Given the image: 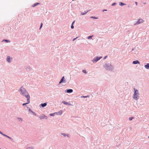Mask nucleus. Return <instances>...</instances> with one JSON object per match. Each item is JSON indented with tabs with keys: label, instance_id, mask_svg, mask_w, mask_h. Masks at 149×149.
Masks as SVG:
<instances>
[{
	"label": "nucleus",
	"instance_id": "obj_1",
	"mask_svg": "<svg viewBox=\"0 0 149 149\" xmlns=\"http://www.w3.org/2000/svg\"><path fill=\"white\" fill-rule=\"evenodd\" d=\"M20 94L22 95L25 96L26 98L28 96L30 97L29 95L26 90L22 86L20 88Z\"/></svg>",
	"mask_w": 149,
	"mask_h": 149
},
{
	"label": "nucleus",
	"instance_id": "obj_2",
	"mask_svg": "<svg viewBox=\"0 0 149 149\" xmlns=\"http://www.w3.org/2000/svg\"><path fill=\"white\" fill-rule=\"evenodd\" d=\"M134 93L133 95V98L134 99L137 100H138L139 95L138 91L137 90H136L135 88H134Z\"/></svg>",
	"mask_w": 149,
	"mask_h": 149
},
{
	"label": "nucleus",
	"instance_id": "obj_3",
	"mask_svg": "<svg viewBox=\"0 0 149 149\" xmlns=\"http://www.w3.org/2000/svg\"><path fill=\"white\" fill-rule=\"evenodd\" d=\"M143 20L142 19H139L137 21V22L136 23L134 24V25H135L137 24H139L143 23Z\"/></svg>",
	"mask_w": 149,
	"mask_h": 149
},
{
	"label": "nucleus",
	"instance_id": "obj_4",
	"mask_svg": "<svg viewBox=\"0 0 149 149\" xmlns=\"http://www.w3.org/2000/svg\"><path fill=\"white\" fill-rule=\"evenodd\" d=\"M26 98H27V102L26 103H23L22 104V105L23 106L26 105L27 104H28L30 102V97L28 96V97H27Z\"/></svg>",
	"mask_w": 149,
	"mask_h": 149
},
{
	"label": "nucleus",
	"instance_id": "obj_5",
	"mask_svg": "<svg viewBox=\"0 0 149 149\" xmlns=\"http://www.w3.org/2000/svg\"><path fill=\"white\" fill-rule=\"evenodd\" d=\"M64 76H63L62 77L60 81L59 82V84H60L62 82H63L64 83H65L66 82V81H65V80H64Z\"/></svg>",
	"mask_w": 149,
	"mask_h": 149
},
{
	"label": "nucleus",
	"instance_id": "obj_6",
	"mask_svg": "<svg viewBox=\"0 0 149 149\" xmlns=\"http://www.w3.org/2000/svg\"><path fill=\"white\" fill-rule=\"evenodd\" d=\"M102 58V56H100L99 57H97L95 58V62H97L98 60H99L101 58Z\"/></svg>",
	"mask_w": 149,
	"mask_h": 149
},
{
	"label": "nucleus",
	"instance_id": "obj_7",
	"mask_svg": "<svg viewBox=\"0 0 149 149\" xmlns=\"http://www.w3.org/2000/svg\"><path fill=\"white\" fill-rule=\"evenodd\" d=\"M104 67L106 68L107 70H108L109 68L110 67V65L107 64H106L104 66Z\"/></svg>",
	"mask_w": 149,
	"mask_h": 149
},
{
	"label": "nucleus",
	"instance_id": "obj_8",
	"mask_svg": "<svg viewBox=\"0 0 149 149\" xmlns=\"http://www.w3.org/2000/svg\"><path fill=\"white\" fill-rule=\"evenodd\" d=\"M145 67L147 69H149V63H148L147 65H145Z\"/></svg>",
	"mask_w": 149,
	"mask_h": 149
},
{
	"label": "nucleus",
	"instance_id": "obj_9",
	"mask_svg": "<svg viewBox=\"0 0 149 149\" xmlns=\"http://www.w3.org/2000/svg\"><path fill=\"white\" fill-rule=\"evenodd\" d=\"M47 103H45L43 104H42V103L41 104H40V105L42 107H44L46 106L47 105Z\"/></svg>",
	"mask_w": 149,
	"mask_h": 149
},
{
	"label": "nucleus",
	"instance_id": "obj_10",
	"mask_svg": "<svg viewBox=\"0 0 149 149\" xmlns=\"http://www.w3.org/2000/svg\"><path fill=\"white\" fill-rule=\"evenodd\" d=\"M133 63L134 64H136L137 63L139 64L140 63L137 60L136 61H133Z\"/></svg>",
	"mask_w": 149,
	"mask_h": 149
},
{
	"label": "nucleus",
	"instance_id": "obj_11",
	"mask_svg": "<svg viewBox=\"0 0 149 149\" xmlns=\"http://www.w3.org/2000/svg\"><path fill=\"white\" fill-rule=\"evenodd\" d=\"M73 91V90L72 89H69L67 90V92L68 93H71Z\"/></svg>",
	"mask_w": 149,
	"mask_h": 149
},
{
	"label": "nucleus",
	"instance_id": "obj_12",
	"mask_svg": "<svg viewBox=\"0 0 149 149\" xmlns=\"http://www.w3.org/2000/svg\"><path fill=\"white\" fill-rule=\"evenodd\" d=\"M7 60V61L8 62H11L10 58V56H8Z\"/></svg>",
	"mask_w": 149,
	"mask_h": 149
},
{
	"label": "nucleus",
	"instance_id": "obj_13",
	"mask_svg": "<svg viewBox=\"0 0 149 149\" xmlns=\"http://www.w3.org/2000/svg\"><path fill=\"white\" fill-rule=\"evenodd\" d=\"M75 21H74L72 23L71 26V29H72L74 28V26H73V24L74 22Z\"/></svg>",
	"mask_w": 149,
	"mask_h": 149
},
{
	"label": "nucleus",
	"instance_id": "obj_14",
	"mask_svg": "<svg viewBox=\"0 0 149 149\" xmlns=\"http://www.w3.org/2000/svg\"><path fill=\"white\" fill-rule=\"evenodd\" d=\"M40 4L39 3H35V4H34V5L33 6V7H34L36 6H37V5H38V4Z\"/></svg>",
	"mask_w": 149,
	"mask_h": 149
},
{
	"label": "nucleus",
	"instance_id": "obj_15",
	"mask_svg": "<svg viewBox=\"0 0 149 149\" xmlns=\"http://www.w3.org/2000/svg\"><path fill=\"white\" fill-rule=\"evenodd\" d=\"M125 4H124V3H123L122 2H120V5L121 6H124V5H125Z\"/></svg>",
	"mask_w": 149,
	"mask_h": 149
},
{
	"label": "nucleus",
	"instance_id": "obj_16",
	"mask_svg": "<svg viewBox=\"0 0 149 149\" xmlns=\"http://www.w3.org/2000/svg\"><path fill=\"white\" fill-rule=\"evenodd\" d=\"M88 11L86 12L85 13H81V15H85L87 12H88Z\"/></svg>",
	"mask_w": 149,
	"mask_h": 149
},
{
	"label": "nucleus",
	"instance_id": "obj_17",
	"mask_svg": "<svg viewBox=\"0 0 149 149\" xmlns=\"http://www.w3.org/2000/svg\"><path fill=\"white\" fill-rule=\"evenodd\" d=\"M92 37H93V36H89L88 37V39H90Z\"/></svg>",
	"mask_w": 149,
	"mask_h": 149
},
{
	"label": "nucleus",
	"instance_id": "obj_18",
	"mask_svg": "<svg viewBox=\"0 0 149 149\" xmlns=\"http://www.w3.org/2000/svg\"><path fill=\"white\" fill-rule=\"evenodd\" d=\"M58 113L60 115H61L62 113V111H59Z\"/></svg>",
	"mask_w": 149,
	"mask_h": 149
},
{
	"label": "nucleus",
	"instance_id": "obj_19",
	"mask_svg": "<svg viewBox=\"0 0 149 149\" xmlns=\"http://www.w3.org/2000/svg\"><path fill=\"white\" fill-rule=\"evenodd\" d=\"M45 116H41V117H40V118L41 119H43L44 118V117H45Z\"/></svg>",
	"mask_w": 149,
	"mask_h": 149
},
{
	"label": "nucleus",
	"instance_id": "obj_20",
	"mask_svg": "<svg viewBox=\"0 0 149 149\" xmlns=\"http://www.w3.org/2000/svg\"><path fill=\"white\" fill-rule=\"evenodd\" d=\"M62 135H63L64 136H66V134H64V133H62L61 134Z\"/></svg>",
	"mask_w": 149,
	"mask_h": 149
},
{
	"label": "nucleus",
	"instance_id": "obj_21",
	"mask_svg": "<svg viewBox=\"0 0 149 149\" xmlns=\"http://www.w3.org/2000/svg\"><path fill=\"white\" fill-rule=\"evenodd\" d=\"M27 149H33V148L31 147H29Z\"/></svg>",
	"mask_w": 149,
	"mask_h": 149
},
{
	"label": "nucleus",
	"instance_id": "obj_22",
	"mask_svg": "<svg viewBox=\"0 0 149 149\" xmlns=\"http://www.w3.org/2000/svg\"><path fill=\"white\" fill-rule=\"evenodd\" d=\"M63 103L64 104H67L68 103L66 102H63Z\"/></svg>",
	"mask_w": 149,
	"mask_h": 149
},
{
	"label": "nucleus",
	"instance_id": "obj_23",
	"mask_svg": "<svg viewBox=\"0 0 149 149\" xmlns=\"http://www.w3.org/2000/svg\"><path fill=\"white\" fill-rule=\"evenodd\" d=\"M133 118V117H130V118H129V120H132V119Z\"/></svg>",
	"mask_w": 149,
	"mask_h": 149
},
{
	"label": "nucleus",
	"instance_id": "obj_24",
	"mask_svg": "<svg viewBox=\"0 0 149 149\" xmlns=\"http://www.w3.org/2000/svg\"><path fill=\"white\" fill-rule=\"evenodd\" d=\"M7 137L9 139H10V140H13V139L11 138V137H10L9 136H7Z\"/></svg>",
	"mask_w": 149,
	"mask_h": 149
},
{
	"label": "nucleus",
	"instance_id": "obj_25",
	"mask_svg": "<svg viewBox=\"0 0 149 149\" xmlns=\"http://www.w3.org/2000/svg\"><path fill=\"white\" fill-rule=\"evenodd\" d=\"M42 23H41V25H40V29L41 28V27H42Z\"/></svg>",
	"mask_w": 149,
	"mask_h": 149
},
{
	"label": "nucleus",
	"instance_id": "obj_26",
	"mask_svg": "<svg viewBox=\"0 0 149 149\" xmlns=\"http://www.w3.org/2000/svg\"><path fill=\"white\" fill-rule=\"evenodd\" d=\"M91 18H94V19H97V18H98L97 17H91Z\"/></svg>",
	"mask_w": 149,
	"mask_h": 149
},
{
	"label": "nucleus",
	"instance_id": "obj_27",
	"mask_svg": "<svg viewBox=\"0 0 149 149\" xmlns=\"http://www.w3.org/2000/svg\"><path fill=\"white\" fill-rule=\"evenodd\" d=\"M5 41L6 42H9L10 41L9 40H5Z\"/></svg>",
	"mask_w": 149,
	"mask_h": 149
},
{
	"label": "nucleus",
	"instance_id": "obj_28",
	"mask_svg": "<svg viewBox=\"0 0 149 149\" xmlns=\"http://www.w3.org/2000/svg\"><path fill=\"white\" fill-rule=\"evenodd\" d=\"M83 72L85 73H86V71L85 70H83Z\"/></svg>",
	"mask_w": 149,
	"mask_h": 149
},
{
	"label": "nucleus",
	"instance_id": "obj_29",
	"mask_svg": "<svg viewBox=\"0 0 149 149\" xmlns=\"http://www.w3.org/2000/svg\"><path fill=\"white\" fill-rule=\"evenodd\" d=\"M50 116H53L54 115V114L53 113H51L49 114Z\"/></svg>",
	"mask_w": 149,
	"mask_h": 149
},
{
	"label": "nucleus",
	"instance_id": "obj_30",
	"mask_svg": "<svg viewBox=\"0 0 149 149\" xmlns=\"http://www.w3.org/2000/svg\"><path fill=\"white\" fill-rule=\"evenodd\" d=\"M77 38H78V37H76V38H74L73 39V41H74V40H76V39Z\"/></svg>",
	"mask_w": 149,
	"mask_h": 149
},
{
	"label": "nucleus",
	"instance_id": "obj_31",
	"mask_svg": "<svg viewBox=\"0 0 149 149\" xmlns=\"http://www.w3.org/2000/svg\"><path fill=\"white\" fill-rule=\"evenodd\" d=\"M107 57V56H105V57H104V58H103L104 59H106Z\"/></svg>",
	"mask_w": 149,
	"mask_h": 149
},
{
	"label": "nucleus",
	"instance_id": "obj_32",
	"mask_svg": "<svg viewBox=\"0 0 149 149\" xmlns=\"http://www.w3.org/2000/svg\"><path fill=\"white\" fill-rule=\"evenodd\" d=\"M116 4V3H113L112 4V6H114V5H115Z\"/></svg>",
	"mask_w": 149,
	"mask_h": 149
},
{
	"label": "nucleus",
	"instance_id": "obj_33",
	"mask_svg": "<svg viewBox=\"0 0 149 149\" xmlns=\"http://www.w3.org/2000/svg\"><path fill=\"white\" fill-rule=\"evenodd\" d=\"M135 4H136V5L137 6V2H135Z\"/></svg>",
	"mask_w": 149,
	"mask_h": 149
},
{
	"label": "nucleus",
	"instance_id": "obj_34",
	"mask_svg": "<svg viewBox=\"0 0 149 149\" xmlns=\"http://www.w3.org/2000/svg\"><path fill=\"white\" fill-rule=\"evenodd\" d=\"M87 97L86 96H83L82 97Z\"/></svg>",
	"mask_w": 149,
	"mask_h": 149
},
{
	"label": "nucleus",
	"instance_id": "obj_35",
	"mask_svg": "<svg viewBox=\"0 0 149 149\" xmlns=\"http://www.w3.org/2000/svg\"><path fill=\"white\" fill-rule=\"evenodd\" d=\"M2 135H3V136H6V135L4 134H2Z\"/></svg>",
	"mask_w": 149,
	"mask_h": 149
},
{
	"label": "nucleus",
	"instance_id": "obj_36",
	"mask_svg": "<svg viewBox=\"0 0 149 149\" xmlns=\"http://www.w3.org/2000/svg\"><path fill=\"white\" fill-rule=\"evenodd\" d=\"M18 118V119H19V120H20H20H22L20 118Z\"/></svg>",
	"mask_w": 149,
	"mask_h": 149
},
{
	"label": "nucleus",
	"instance_id": "obj_37",
	"mask_svg": "<svg viewBox=\"0 0 149 149\" xmlns=\"http://www.w3.org/2000/svg\"><path fill=\"white\" fill-rule=\"evenodd\" d=\"M18 118V119H19V120H20H20H22L20 118Z\"/></svg>",
	"mask_w": 149,
	"mask_h": 149
},
{
	"label": "nucleus",
	"instance_id": "obj_38",
	"mask_svg": "<svg viewBox=\"0 0 149 149\" xmlns=\"http://www.w3.org/2000/svg\"><path fill=\"white\" fill-rule=\"evenodd\" d=\"M0 133L1 134H2V135L3 134V133L1 132L0 131Z\"/></svg>",
	"mask_w": 149,
	"mask_h": 149
},
{
	"label": "nucleus",
	"instance_id": "obj_39",
	"mask_svg": "<svg viewBox=\"0 0 149 149\" xmlns=\"http://www.w3.org/2000/svg\"><path fill=\"white\" fill-rule=\"evenodd\" d=\"M103 11H104V10H103ZM104 11H107V10H104Z\"/></svg>",
	"mask_w": 149,
	"mask_h": 149
},
{
	"label": "nucleus",
	"instance_id": "obj_40",
	"mask_svg": "<svg viewBox=\"0 0 149 149\" xmlns=\"http://www.w3.org/2000/svg\"><path fill=\"white\" fill-rule=\"evenodd\" d=\"M6 137H7V136H8L6 135Z\"/></svg>",
	"mask_w": 149,
	"mask_h": 149
},
{
	"label": "nucleus",
	"instance_id": "obj_41",
	"mask_svg": "<svg viewBox=\"0 0 149 149\" xmlns=\"http://www.w3.org/2000/svg\"><path fill=\"white\" fill-rule=\"evenodd\" d=\"M34 114L36 115V114H35V113H34Z\"/></svg>",
	"mask_w": 149,
	"mask_h": 149
},
{
	"label": "nucleus",
	"instance_id": "obj_42",
	"mask_svg": "<svg viewBox=\"0 0 149 149\" xmlns=\"http://www.w3.org/2000/svg\"><path fill=\"white\" fill-rule=\"evenodd\" d=\"M0 149H1L0 148Z\"/></svg>",
	"mask_w": 149,
	"mask_h": 149
}]
</instances>
